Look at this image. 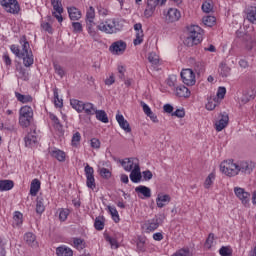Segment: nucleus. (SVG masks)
<instances>
[{"mask_svg":"<svg viewBox=\"0 0 256 256\" xmlns=\"http://www.w3.org/2000/svg\"><path fill=\"white\" fill-rule=\"evenodd\" d=\"M218 72L221 77H229V75H231V68L227 66V64L221 63Z\"/></svg>","mask_w":256,"mask_h":256,"instance_id":"72a5a7b5","label":"nucleus"},{"mask_svg":"<svg viewBox=\"0 0 256 256\" xmlns=\"http://www.w3.org/2000/svg\"><path fill=\"white\" fill-rule=\"evenodd\" d=\"M251 99H255V94L251 90L244 91L242 96L239 98V105H247Z\"/></svg>","mask_w":256,"mask_h":256,"instance_id":"5701e85b","label":"nucleus"},{"mask_svg":"<svg viewBox=\"0 0 256 256\" xmlns=\"http://www.w3.org/2000/svg\"><path fill=\"white\" fill-rule=\"evenodd\" d=\"M90 146L92 147V149H100L101 141H99V139H97V138H92L90 140Z\"/></svg>","mask_w":256,"mask_h":256,"instance_id":"69168bd1","label":"nucleus"},{"mask_svg":"<svg viewBox=\"0 0 256 256\" xmlns=\"http://www.w3.org/2000/svg\"><path fill=\"white\" fill-rule=\"evenodd\" d=\"M116 121L118 125H120L121 129H123L126 133H131V126L129 125V122L125 119L123 114H117Z\"/></svg>","mask_w":256,"mask_h":256,"instance_id":"412c9836","label":"nucleus"},{"mask_svg":"<svg viewBox=\"0 0 256 256\" xmlns=\"http://www.w3.org/2000/svg\"><path fill=\"white\" fill-rule=\"evenodd\" d=\"M62 0H51L52 7L55 12H53V16L57 19L58 23H63V4Z\"/></svg>","mask_w":256,"mask_h":256,"instance_id":"2eb2a0df","label":"nucleus"},{"mask_svg":"<svg viewBox=\"0 0 256 256\" xmlns=\"http://www.w3.org/2000/svg\"><path fill=\"white\" fill-rule=\"evenodd\" d=\"M148 61L153 65H157L159 63V55L155 52H151L148 56Z\"/></svg>","mask_w":256,"mask_h":256,"instance_id":"3c124183","label":"nucleus"},{"mask_svg":"<svg viewBox=\"0 0 256 256\" xmlns=\"http://www.w3.org/2000/svg\"><path fill=\"white\" fill-rule=\"evenodd\" d=\"M188 36L185 40V44L188 47H193L194 45H199L203 41V29L198 25H191L187 28Z\"/></svg>","mask_w":256,"mask_h":256,"instance_id":"20e7f679","label":"nucleus"},{"mask_svg":"<svg viewBox=\"0 0 256 256\" xmlns=\"http://www.w3.org/2000/svg\"><path fill=\"white\" fill-rule=\"evenodd\" d=\"M142 177L144 181H151L153 179V173L151 170H145L142 172Z\"/></svg>","mask_w":256,"mask_h":256,"instance_id":"338daca9","label":"nucleus"},{"mask_svg":"<svg viewBox=\"0 0 256 256\" xmlns=\"http://www.w3.org/2000/svg\"><path fill=\"white\" fill-rule=\"evenodd\" d=\"M104 83L107 87H111V85L115 83V74L111 73L109 77L105 79Z\"/></svg>","mask_w":256,"mask_h":256,"instance_id":"774afa93","label":"nucleus"},{"mask_svg":"<svg viewBox=\"0 0 256 256\" xmlns=\"http://www.w3.org/2000/svg\"><path fill=\"white\" fill-rule=\"evenodd\" d=\"M219 254L221 256H231L232 252H231V249L229 247L223 246V247L220 248Z\"/></svg>","mask_w":256,"mask_h":256,"instance_id":"e2e57ef3","label":"nucleus"},{"mask_svg":"<svg viewBox=\"0 0 256 256\" xmlns=\"http://www.w3.org/2000/svg\"><path fill=\"white\" fill-rule=\"evenodd\" d=\"M234 193L239 201H241L242 205H245L246 207L249 205L251 201V194L249 192L245 191V189L241 187H235Z\"/></svg>","mask_w":256,"mask_h":256,"instance_id":"9b49d317","label":"nucleus"},{"mask_svg":"<svg viewBox=\"0 0 256 256\" xmlns=\"http://www.w3.org/2000/svg\"><path fill=\"white\" fill-rule=\"evenodd\" d=\"M163 223V219L161 217H154L151 220H148L144 223V229L147 231V233H151L152 231H156V229H159V225Z\"/></svg>","mask_w":256,"mask_h":256,"instance_id":"ddd939ff","label":"nucleus"},{"mask_svg":"<svg viewBox=\"0 0 256 256\" xmlns=\"http://www.w3.org/2000/svg\"><path fill=\"white\" fill-rule=\"evenodd\" d=\"M202 11L204 13H211V11H213V4L211 1H206L202 4Z\"/></svg>","mask_w":256,"mask_h":256,"instance_id":"864d4df0","label":"nucleus"},{"mask_svg":"<svg viewBox=\"0 0 256 256\" xmlns=\"http://www.w3.org/2000/svg\"><path fill=\"white\" fill-rule=\"evenodd\" d=\"M33 121V108L31 106H22L19 110V123L21 127H29Z\"/></svg>","mask_w":256,"mask_h":256,"instance_id":"423d86ee","label":"nucleus"},{"mask_svg":"<svg viewBox=\"0 0 256 256\" xmlns=\"http://www.w3.org/2000/svg\"><path fill=\"white\" fill-rule=\"evenodd\" d=\"M108 211L115 223H119L120 218H119V212L117 211V208L115 206H108Z\"/></svg>","mask_w":256,"mask_h":256,"instance_id":"e433bc0d","label":"nucleus"},{"mask_svg":"<svg viewBox=\"0 0 256 256\" xmlns=\"http://www.w3.org/2000/svg\"><path fill=\"white\" fill-rule=\"evenodd\" d=\"M164 17L168 23H175L181 19V11L177 8H168L164 10Z\"/></svg>","mask_w":256,"mask_h":256,"instance_id":"9d476101","label":"nucleus"},{"mask_svg":"<svg viewBox=\"0 0 256 256\" xmlns=\"http://www.w3.org/2000/svg\"><path fill=\"white\" fill-rule=\"evenodd\" d=\"M225 95H227V88L220 86L217 90L215 98L221 103V101L225 99Z\"/></svg>","mask_w":256,"mask_h":256,"instance_id":"4c0bfd02","label":"nucleus"},{"mask_svg":"<svg viewBox=\"0 0 256 256\" xmlns=\"http://www.w3.org/2000/svg\"><path fill=\"white\" fill-rule=\"evenodd\" d=\"M117 71H118V79H120L121 81H125V72L127 71L125 69V66L119 65L117 68Z\"/></svg>","mask_w":256,"mask_h":256,"instance_id":"6e6d98bb","label":"nucleus"},{"mask_svg":"<svg viewBox=\"0 0 256 256\" xmlns=\"http://www.w3.org/2000/svg\"><path fill=\"white\" fill-rule=\"evenodd\" d=\"M135 191L138 195H143L144 199H149V197H151V188L147 187V186H137L135 188Z\"/></svg>","mask_w":256,"mask_h":256,"instance_id":"b1692460","label":"nucleus"},{"mask_svg":"<svg viewBox=\"0 0 256 256\" xmlns=\"http://www.w3.org/2000/svg\"><path fill=\"white\" fill-rule=\"evenodd\" d=\"M171 203V196L168 194L159 193L156 198V205L159 209H163L166 205Z\"/></svg>","mask_w":256,"mask_h":256,"instance_id":"6ab92c4d","label":"nucleus"},{"mask_svg":"<svg viewBox=\"0 0 256 256\" xmlns=\"http://www.w3.org/2000/svg\"><path fill=\"white\" fill-rule=\"evenodd\" d=\"M247 19L250 23H256V7H251L247 12Z\"/></svg>","mask_w":256,"mask_h":256,"instance_id":"58836bf2","label":"nucleus"},{"mask_svg":"<svg viewBox=\"0 0 256 256\" xmlns=\"http://www.w3.org/2000/svg\"><path fill=\"white\" fill-rule=\"evenodd\" d=\"M81 142V133L75 132L72 136V146L77 147L79 143Z\"/></svg>","mask_w":256,"mask_h":256,"instance_id":"5fc2aeb1","label":"nucleus"},{"mask_svg":"<svg viewBox=\"0 0 256 256\" xmlns=\"http://www.w3.org/2000/svg\"><path fill=\"white\" fill-rule=\"evenodd\" d=\"M99 174L101 177H103V179H110L111 177V171H109L107 168H101L99 170Z\"/></svg>","mask_w":256,"mask_h":256,"instance_id":"052dcab7","label":"nucleus"},{"mask_svg":"<svg viewBox=\"0 0 256 256\" xmlns=\"http://www.w3.org/2000/svg\"><path fill=\"white\" fill-rule=\"evenodd\" d=\"M84 173L86 177V186L88 189H92V191L95 189V170L93 167H91L89 164H86L84 168Z\"/></svg>","mask_w":256,"mask_h":256,"instance_id":"1a4fd4ad","label":"nucleus"},{"mask_svg":"<svg viewBox=\"0 0 256 256\" xmlns=\"http://www.w3.org/2000/svg\"><path fill=\"white\" fill-rule=\"evenodd\" d=\"M72 29L74 33H81L83 31V25L80 22H73Z\"/></svg>","mask_w":256,"mask_h":256,"instance_id":"0e129e2a","label":"nucleus"},{"mask_svg":"<svg viewBox=\"0 0 256 256\" xmlns=\"http://www.w3.org/2000/svg\"><path fill=\"white\" fill-rule=\"evenodd\" d=\"M53 93H54V105L56 107H63V99L59 98V89L54 88Z\"/></svg>","mask_w":256,"mask_h":256,"instance_id":"ea45409f","label":"nucleus"},{"mask_svg":"<svg viewBox=\"0 0 256 256\" xmlns=\"http://www.w3.org/2000/svg\"><path fill=\"white\" fill-rule=\"evenodd\" d=\"M15 97L20 103H32L33 97L31 95H23L19 92H15Z\"/></svg>","mask_w":256,"mask_h":256,"instance_id":"2f4dec72","label":"nucleus"},{"mask_svg":"<svg viewBox=\"0 0 256 256\" xmlns=\"http://www.w3.org/2000/svg\"><path fill=\"white\" fill-rule=\"evenodd\" d=\"M141 179H143V176L140 166L130 171V181H132V183H141Z\"/></svg>","mask_w":256,"mask_h":256,"instance_id":"4be33fe9","label":"nucleus"},{"mask_svg":"<svg viewBox=\"0 0 256 256\" xmlns=\"http://www.w3.org/2000/svg\"><path fill=\"white\" fill-rule=\"evenodd\" d=\"M229 125V115L227 113L220 114V118L215 122V129L218 132L223 131Z\"/></svg>","mask_w":256,"mask_h":256,"instance_id":"f3484780","label":"nucleus"},{"mask_svg":"<svg viewBox=\"0 0 256 256\" xmlns=\"http://www.w3.org/2000/svg\"><path fill=\"white\" fill-rule=\"evenodd\" d=\"M51 156L54 157V159H57V161L63 162L65 161L66 154L63 150L60 149H54L51 151Z\"/></svg>","mask_w":256,"mask_h":256,"instance_id":"7c9ffc66","label":"nucleus"},{"mask_svg":"<svg viewBox=\"0 0 256 256\" xmlns=\"http://www.w3.org/2000/svg\"><path fill=\"white\" fill-rule=\"evenodd\" d=\"M87 23H93V19H95V8L90 6L86 12Z\"/></svg>","mask_w":256,"mask_h":256,"instance_id":"c03bdc74","label":"nucleus"},{"mask_svg":"<svg viewBox=\"0 0 256 256\" xmlns=\"http://www.w3.org/2000/svg\"><path fill=\"white\" fill-rule=\"evenodd\" d=\"M213 241H215V234L211 233L208 235V238L205 242V247H207V249H211V247H213Z\"/></svg>","mask_w":256,"mask_h":256,"instance_id":"13d9d810","label":"nucleus"},{"mask_svg":"<svg viewBox=\"0 0 256 256\" xmlns=\"http://www.w3.org/2000/svg\"><path fill=\"white\" fill-rule=\"evenodd\" d=\"M143 37H144L143 32H136V38L134 39L133 44L135 46L141 45V43H143Z\"/></svg>","mask_w":256,"mask_h":256,"instance_id":"bf43d9fd","label":"nucleus"},{"mask_svg":"<svg viewBox=\"0 0 256 256\" xmlns=\"http://www.w3.org/2000/svg\"><path fill=\"white\" fill-rule=\"evenodd\" d=\"M202 22L206 27H213V25H215V17L214 16H204L202 19Z\"/></svg>","mask_w":256,"mask_h":256,"instance_id":"37998d69","label":"nucleus"},{"mask_svg":"<svg viewBox=\"0 0 256 256\" xmlns=\"http://www.w3.org/2000/svg\"><path fill=\"white\" fill-rule=\"evenodd\" d=\"M155 6H151L150 4H146V8L144 10V17L149 19V17H153V13H155Z\"/></svg>","mask_w":256,"mask_h":256,"instance_id":"a19ab883","label":"nucleus"},{"mask_svg":"<svg viewBox=\"0 0 256 256\" xmlns=\"http://www.w3.org/2000/svg\"><path fill=\"white\" fill-rule=\"evenodd\" d=\"M24 143L25 147H28L29 149H33V147H37L39 144V136L37 135L36 131L28 133L24 137Z\"/></svg>","mask_w":256,"mask_h":256,"instance_id":"4468645a","label":"nucleus"},{"mask_svg":"<svg viewBox=\"0 0 256 256\" xmlns=\"http://www.w3.org/2000/svg\"><path fill=\"white\" fill-rule=\"evenodd\" d=\"M45 212V199L43 197H38L36 200V213L41 215Z\"/></svg>","mask_w":256,"mask_h":256,"instance_id":"473e14b6","label":"nucleus"},{"mask_svg":"<svg viewBox=\"0 0 256 256\" xmlns=\"http://www.w3.org/2000/svg\"><path fill=\"white\" fill-rule=\"evenodd\" d=\"M20 48L17 45H11L10 49L16 57L19 59H23L24 67H31L33 63H35V59L33 58V52L31 51V46L27 41L25 36H22L19 40Z\"/></svg>","mask_w":256,"mask_h":256,"instance_id":"f03ea898","label":"nucleus"},{"mask_svg":"<svg viewBox=\"0 0 256 256\" xmlns=\"http://www.w3.org/2000/svg\"><path fill=\"white\" fill-rule=\"evenodd\" d=\"M105 239L108 243H110L112 249H119V242L116 238H113L106 234Z\"/></svg>","mask_w":256,"mask_h":256,"instance_id":"79ce46f5","label":"nucleus"},{"mask_svg":"<svg viewBox=\"0 0 256 256\" xmlns=\"http://www.w3.org/2000/svg\"><path fill=\"white\" fill-rule=\"evenodd\" d=\"M127 49V43L122 40H118L110 46V51L113 55H123Z\"/></svg>","mask_w":256,"mask_h":256,"instance_id":"dca6fc26","label":"nucleus"},{"mask_svg":"<svg viewBox=\"0 0 256 256\" xmlns=\"http://www.w3.org/2000/svg\"><path fill=\"white\" fill-rule=\"evenodd\" d=\"M59 220L67 221V217H69V209H59Z\"/></svg>","mask_w":256,"mask_h":256,"instance_id":"603ef678","label":"nucleus"},{"mask_svg":"<svg viewBox=\"0 0 256 256\" xmlns=\"http://www.w3.org/2000/svg\"><path fill=\"white\" fill-rule=\"evenodd\" d=\"M192 255L193 254L191 253V250H189V248H182V249L176 251L171 256H192Z\"/></svg>","mask_w":256,"mask_h":256,"instance_id":"49530a36","label":"nucleus"},{"mask_svg":"<svg viewBox=\"0 0 256 256\" xmlns=\"http://www.w3.org/2000/svg\"><path fill=\"white\" fill-rule=\"evenodd\" d=\"M49 118L51 119V121L56 129H61V122L59 121V118H57L55 116V114H50Z\"/></svg>","mask_w":256,"mask_h":256,"instance_id":"4d7b16f0","label":"nucleus"},{"mask_svg":"<svg viewBox=\"0 0 256 256\" xmlns=\"http://www.w3.org/2000/svg\"><path fill=\"white\" fill-rule=\"evenodd\" d=\"M70 105L72 109L77 111V113L85 112L86 115H95V111H97V107H95V104L91 102H83L77 99H73L70 101Z\"/></svg>","mask_w":256,"mask_h":256,"instance_id":"39448f33","label":"nucleus"},{"mask_svg":"<svg viewBox=\"0 0 256 256\" xmlns=\"http://www.w3.org/2000/svg\"><path fill=\"white\" fill-rule=\"evenodd\" d=\"M58 256H73V250L66 245L60 246L56 249Z\"/></svg>","mask_w":256,"mask_h":256,"instance_id":"bb28decb","label":"nucleus"},{"mask_svg":"<svg viewBox=\"0 0 256 256\" xmlns=\"http://www.w3.org/2000/svg\"><path fill=\"white\" fill-rule=\"evenodd\" d=\"M166 83H167L168 87H171V89H175V87H177V76L170 75L167 78Z\"/></svg>","mask_w":256,"mask_h":256,"instance_id":"a18cd8bd","label":"nucleus"},{"mask_svg":"<svg viewBox=\"0 0 256 256\" xmlns=\"http://www.w3.org/2000/svg\"><path fill=\"white\" fill-rule=\"evenodd\" d=\"M123 23V20L110 18L100 22L97 25V29L98 31L106 33L107 35H113V33H119V31H123Z\"/></svg>","mask_w":256,"mask_h":256,"instance_id":"7ed1b4c3","label":"nucleus"},{"mask_svg":"<svg viewBox=\"0 0 256 256\" xmlns=\"http://www.w3.org/2000/svg\"><path fill=\"white\" fill-rule=\"evenodd\" d=\"M0 5L6 13H10L11 15H17L19 14V11H21V7L17 0H0Z\"/></svg>","mask_w":256,"mask_h":256,"instance_id":"0eeeda50","label":"nucleus"},{"mask_svg":"<svg viewBox=\"0 0 256 256\" xmlns=\"http://www.w3.org/2000/svg\"><path fill=\"white\" fill-rule=\"evenodd\" d=\"M96 115L97 121H101V123H109V117L107 116V112L105 110H97L94 112Z\"/></svg>","mask_w":256,"mask_h":256,"instance_id":"cd10ccee","label":"nucleus"},{"mask_svg":"<svg viewBox=\"0 0 256 256\" xmlns=\"http://www.w3.org/2000/svg\"><path fill=\"white\" fill-rule=\"evenodd\" d=\"M67 11H68V15H69L71 21H79V19H81V17H83L81 10H79L75 6L68 7Z\"/></svg>","mask_w":256,"mask_h":256,"instance_id":"aec40b11","label":"nucleus"},{"mask_svg":"<svg viewBox=\"0 0 256 256\" xmlns=\"http://www.w3.org/2000/svg\"><path fill=\"white\" fill-rule=\"evenodd\" d=\"M120 163L124 171H127V173H131L133 169H137V167H139V159L137 158H125Z\"/></svg>","mask_w":256,"mask_h":256,"instance_id":"f8f14e48","label":"nucleus"},{"mask_svg":"<svg viewBox=\"0 0 256 256\" xmlns=\"http://www.w3.org/2000/svg\"><path fill=\"white\" fill-rule=\"evenodd\" d=\"M194 69L198 73H203V71H205V62H203V61H196L194 63Z\"/></svg>","mask_w":256,"mask_h":256,"instance_id":"8fccbe9b","label":"nucleus"},{"mask_svg":"<svg viewBox=\"0 0 256 256\" xmlns=\"http://www.w3.org/2000/svg\"><path fill=\"white\" fill-rule=\"evenodd\" d=\"M72 245L75 247V249H78V251L85 249V241L81 238H73Z\"/></svg>","mask_w":256,"mask_h":256,"instance_id":"c9c22d12","label":"nucleus"},{"mask_svg":"<svg viewBox=\"0 0 256 256\" xmlns=\"http://www.w3.org/2000/svg\"><path fill=\"white\" fill-rule=\"evenodd\" d=\"M219 103H221V102L215 96L209 97L208 101L206 103L207 111H213V109H215V107H217V105H219Z\"/></svg>","mask_w":256,"mask_h":256,"instance_id":"c756f323","label":"nucleus"},{"mask_svg":"<svg viewBox=\"0 0 256 256\" xmlns=\"http://www.w3.org/2000/svg\"><path fill=\"white\" fill-rule=\"evenodd\" d=\"M87 31L91 37L97 35V29H95V22H87Z\"/></svg>","mask_w":256,"mask_h":256,"instance_id":"de8ad7c7","label":"nucleus"},{"mask_svg":"<svg viewBox=\"0 0 256 256\" xmlns=\"http://www.w3.org/2000/svg\"><path fill=\"white\" fill-rule=\"evenodd\" d=\"M39 189H41V182L38 179L32 180L30 185V195L36 197L37 193H39Z\"/></svg>","mask_w":256,"mask_h":256,"instance_id":"a878e982","label":"nucleus"},{"mask_svg":"<svg viewBox=\"0 0 256 256\" xmlns=\"http://www.w3.org/2000/svg\"><path fill=\"white\" fill-rule=\"evenodd\" d=\"M173 93L176 97H183L184 99L191 97V91L185 85L176 86Z\"/></svg>","mask_w":256,"mask_h":256,"instance_id":"a211bd4d","label":"nucleus"},{"mask_svg":"<svg viewBox=\"0 0 256 256\" xmlns=\"http://www.w3.org/2000/svg\"><path fill=\"white\" fill-rule=\"evenodd\" d=\"M54 69H55V73L59 75V77L61 78L65 77V70L63 69V67H61V65L54 64Z\"/></svg>","mask_w":256,"mask_h":256,"instance_id":"680f3d73","label":"nucleus"},{"mask_svg":"<svg viewBox=\"0 0 256 256\" xmlns=\"http://www.w3.org/2000/svg\"><path fill=\"white\" fill-rule=\"evenodd\" d=\"M180 75L184 85H187L188 87H193V85L197 83L195 72L189 68L183 69Z\"/></svg>","mask_w":256,"mask_h":256,"instance_id":"6e6552de","label":"nucleus"},{"mask_svg":"<svg viewBox=\"0 0 256 256\" xmlns=\"http://www.w3.org/2000/svg\"><path fill=\"white\" fill-rule=\"evenodd\" d=\"M12 187H13V181L0 180V191H11Z\"/></svg>","mask_w":256,"mask_h":256,"instance_id":"f704fd0d","label":"nucleus"},{"mask_svg":"<svg viewBox=\"0 0 256 256\" xmlns=\"http://www.w3.org/2000/svg\"><path fill=\"white\" fill-rule=\"evenodd\" d=\"M255 169V163L252 161H238L226 160L220 164V171L227 175V177H236L241 173L242 175H251Z\"/></svg>","mask_w":256,"mask_h":256,"instance_id":"f257e3e1","label":"nucleus"},{"mask_svg":"<svg viewBox=\"0 0 256 256\" xmlns=\"http://www.w3.org/2000/svg\"><path fill=\"white\" fill-rule=\"evenodd\" d=\"M12 225L13 227H21L23 225V214L21 212H14Z\"/></svg>","mask_w":256,"mask_h":256,"instance_id":"c85d7f7f","label":"nucleus"},{"mask_svg":"<svg viewBox=\"0 0 256 256\" xmlns=\"http://www.w3.org/2000/svg\"><path fill=\"white\" fill-rule=\"evenodd\" d=\"M214 181H215V174L210 173L204 182L205 189H209L211 185H213Z\"/></svg>","mask_w":256,"mask_h":256,"instance_id":"09e8293b","label":"nucleus"},{"mask_svg":"<svg viewBox=\"0 0 256 256\" xmlns=\"http://www.w3.org/2000/svg\"><path fill=\"white\" fill-rule=\"evenodd\" d=\"M24 241L29 245L30 247H37V237L33 232H27L24 235Z\"/></svg>","mask_w":256,"mask_h":256,"instance_id":"393cba45","label":"nucleus"}]
</instances>
